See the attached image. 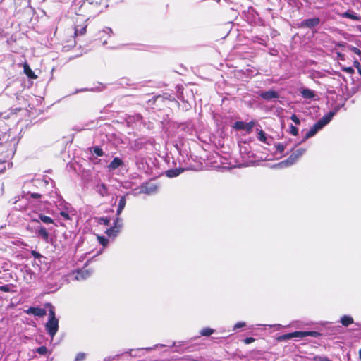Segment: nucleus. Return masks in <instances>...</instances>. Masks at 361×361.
Here are the masks:
<instances>
[{"label":"nucleus","mask_w":361,"mask_h":361,"mask_svg":"<svg viewBox=\"0 0 361 361\" xmlns=\"http://www.w3.org/2000/svg\"><path fill=\"white\" fill-rule=\"evenodd\" d=\"M46 330L49 335L53 338L59 329V320L58 319H49L45 325Z\"/></svg>","instance_id":"f257e3e1"},{"label":"nucleus","mask_w":361,"mask_h":361,"mask_svg":"<svg viewBox=\"0 0 361 361\" xmlns=\"http://www.w3.org/2000/svg\"><path fill=\"white\" fill-rule=\"evenodd\" d=\"M255 126L254 121H250L249 123H244L243 121H237L234 124V128L237 130H245L248 133L252 131Z\"/></svg>","instance_id":"f03ea898"},{"label":"nucleus","mask_w":361,"mask_h":361,"mask_svg":"<svg viewBox=\"0 0 361 361\" xmlns=\"http://www.w3.org/2000/svg\"><path fill=\"white\" fill-rule=\"evenodd\" d=\"M320 23L319 18H313L304 20L301 22L300 27L307 28H313L317 27Z\"/></svg>","instance_id":"7ed1b4c3"},{"label":"nucleus","mask_w":361,"mask_h":361,"mask_svg":"<svg viewBox=\"0 0 361 361\" xmlns=\"http://www.w3.org/2000/svg\"><path fill=\"white\" fill-rule=\"evenodd\" d=\"M259 96L264 100L269 101L273 99L279 98V94L275 90H269L268 91L261 92Z\"/></svg>","instance_id":"20e7f679"},{"label":"nucleus","mask_w":361,"mask_h":361,"mask_svg":"<svg viewBox=\"0 0 361 361\" xmlns=\"http://www.w3.org/2000/svg\"><path fill=\"white\" fill-rule=\"evenodd\" d=\"M26 314H33L35 316H37L39 317H42L46 315V310L43 308L40 307H31L27 310L25 311Z\"/></svg>","instance_id":"39448f33"},{"label":"nucleus","mask_w":361,"mask_h":361,"mask_svg":"<svg viewBox=\"0 0 361 361\" xmlns=\"http://www.w3.org/2000/svg\"><path fill=\"white\" fill-rule=\"evenodd\" d=\"M334 115V112H329L328 114L325 115L322 118L319 120L316 123L322 129L324 126H325L327 123H329V121L333 118Z\"/></svg>","instance_id":"423d86ee"},{"label":"nucleus","mask_w":361,"mask_h":361,"mask_svg":"<svg viewBox=\"0 0 361 361\" xmlns=\"http://www.w3.org/2000/svg\"><path fill=\"white\" fill-rule=\"evenodd\" d=\"M334 115V112H329L328 114L325 115L322 118L319 120L316 123L322 129L324 126H325L327 123H329V121L333 118Z\"/></svg>","instance_id":"0eeeda50"},{"label":"nucleus","mask_w":361,"mask_h":361,"mask_svg":"<svg viewBox=\"0 0 361 361\" xmlns=\"http://www.w3.org/2000/svg\"><path fill=\"white\" fill-rule=\"evenodd\" d=\"M95 190L102 196L106 197L109 195L108 188L104 183H98L95 186Z\"/></svg>","instance_id":"6e6552de"},{"label":"nucleus","mask_w":361,"mask_h":361,"mask_svg":"<svg viewBox=\"0 0 361 361\" xmlns=\"http://www.w3.org/2000/svg\"><path fill=\"white\" fill-rule=\"evenodd\" d=\"M297 159L291 154L286 160H284L279 163L276 166L280 168L290 166L295 163Z\"/></svg>","instance_id":"1a4fd4ad"},{"label":"nucleus","mask_w":361,"mask_h":361,"mask_svg":"<svg viewBox=\"0 0 361 361\" xmlns=\"http://www.w3.org/2000/svg\"><path fill=\"white\" fill-rule=\"evenodd\" d=\"M321 128L319 126L314 123V126L305 133L304 140H307L314 136Z\"/></svg>","instance_id":"9d476101"},{"label":"nucleus","mask_w":361,"mask_h":361,"mask_svg":"<svg viewBox=\"0 0 361 361\" xmlns=\"http://www.w3.org/2000/svg\"><path fill=\"white\" fill-rule=\"evenodd\" d=\"M123 165V161L118 157H115L108 166L109 170H115Z\"/></svg>","instance_id":"9b49d317"},{"label":"nucleus","mask_w":361,"mask_h":361,"mask_svg":"<svg viewBox=\"0 0 361 361\" xmlns=\"http://www.w3.org/2000/svg\"><path fill=\"white\" fill-rule=\"evenodd\" d=\"M295 337L304 338L306 337L305 331H295L283 336L284 339H290Z\"/></svg>","instance_id":"f8f14e48"},{"label":"nucleus","mask_w":361,"mask_h":361,"mask_svg":"<svg viewBox=\"0 0 361 361\" xmlns=\"http://www.w3.org/2000/svg\"><path fill=\"white\" fill-rule=\"evenodd\" d=\"M38 236L42 238L46 243H49V235L47 229L41 226L38 231Z\"/></svg>","instance_id":"ddd939ff"},{"label":"nucleus","mask_w":361,"mask_h":361,"mask_svg":"<svg viewBox=\"0 0 361 361\" xmlns=\"http://www.w3.org/2000/svg\"><path fill=\"white\" fill-rule=\"evenodd\" d=\"M183 171L182 168L170 169L166 171V174L169 178H173L180 175Z\"/></svg>","instance_id":"4468645a"},{"label":"nucleus","mask_w":361,"mask_h":361,"mask_svg":"<svg viewBox=\"0 0 361 361\" xmlns=\"http://www.w3.org/2000/svg\"><path fill=\"white\" fill-rule=\"evenodd\" d=\"M23 69H24V73L25 74H26V75L30 78H32V79H35L37 78V75L35 74V73L32 71V69L30 68V67L29 66V65L27 63H25L23 65Z\"/></svg>","instance_id":"2eb2a0df"},{"label":"nucleus","mask_w":361,"mask_h":361,"mask_svg":"<svg viewBox=\"0 0 361 361\" xmlns=\"http://www.w3.org/2000/svg\"><path fill=\"white\" fill-rule=\"evenodd\" d=\"M343 18H350L354 20H360L361 18L353 11H346L341 14Z\"/></svg>","instance_id":"dca6fc26"},{"label":"nucleus","mask_w":361,"mask_h":361,"mask_svg":"<svg viewBox=\"0 0 361 361\" xmlns=\"http://www.w3.org/2000/svg\"><path fill=\"white\" fill-rule=\"evenodd\" d=\"M126 197L123 196L120 198L119 202H118V209H117V212H116L117 215H120L121 214L123 209H124V207L126 206Z\"/></svg>","instance_id":"f3484780"},{"label":"nucleus","mask_w":361,"mask_h":361,"mask_svg":"<svg viewBox=\"0 0 361 361\" xmlns=\"http://www.w3.org/2000/svg\"><path fill=\"white\" fill-rule=\"evenodd\" d=\"M341 322L344 326H348L353 323V319L350 316L344 315L341 318Z\"/></svg>","instance_id":"a211bd4d"},{"label":"nucleus","mask_w":361,"mask_h":361,"mask_svg":"<svg viewBox=\"0 0 361 361\" xmlns=\"http://www.w3.org/2000/svg\"><path fill=\"white\" fill-rule=\"evenodd\" d=\"M90 276V274L88 271H81L78 272L77 275L75 276V279L77 280H81V279H85L87 277Z\"/></svg>","instance_id":"6ab92c4d"},{"label":"nucleus","mask_w":361,"mask_h":361,"mask_svg":"<svg viewBox=\"0 0 361 361\" xmlns=\"http://www.w3.org/2000/svg\"><path fill=\"white\" fill-rule=\"evenodd\" d=\"M301 93L304 98L312 99L314 97V92L310 89H304Z\"/></svg>","instance_id":"aec40b11"},{"label":"nucleus","mask_w":361,"mask_h":361,"mask_svg":"<svg viewBox=\"0 0 361 361\" xmlns=\"http://www.w3.org/2000/svg\"><path fill=\"white\" fill-rule=\"evenodd\" d=\"M39 219L42 221H43L45 224H53L54 223V221H53V219L51 217L45 216V215H44L42 214H39Z\"/></svg>","instance_id":"412c9836"},{"label":"nucleus","mask_w":361,"mask_h":361,"mask_svg":"<svg viewBox=\"0 0 361 361\" xmlns=\"http://www.w3.org/2000/svg\"><path fill=\"white\" fill-rule=\"evenodd\" d=\"M47 306L49 307V319H57L56 318V316H55V312H54V307L52 306L51 304L50 303H47L46 305Z\"/></svg>","instance_id":"4be33fe9"},{"label":"nucleus","mask_w":361,"mask_h":361,"mask_svg":"<svg viewBox=\"0 0 361 361\" xmlns=\"http://www.w3.org/2000/svg\"><path fill=\"white\" fill-rule=\"evenodd\" d=\"M257 131H258L257 138L261 142H262L264 143H267V137H266V135H265L264 132L262 130H258V129H257Z\"/></svg>","instance_id":"5701e85b"},{"label":"nucleus","mask_w":361,"mask_h":361,"mask_svg":"<svg viewBox=\"0 0 361 361\" xmlns=\"http://www.w3.org/2000/svg\"><path fill=\"white\" fill-rule=\"evenodd\" d=\"M86 27L87 26H83L79 27V26H77L75 30V35H83L86 32Z\"/></svg>","instance_id":"b1692460"},{"label":"nucleus","mask_w":361,"mask_h":361,"mask_svg":"<svg viewBox=\"0 0 361 361\" xmlns=\"http://www.w3.org/2000/svg\"><path fill=\"white\" fill-rule=\"evenodd\" d=\"M12 163L11 162H4L0 165V174L3 173L6 169H11L12 167Z\"/></svg>","instance_id":"393cba45"},{"label":"nucleus","mask_w":361,"mask_h":361,"mask_svg":"<svg viewBox=\"0 0 361 361\" xmlns=\"http://www.w3.org/2000/svg\"><path fill=\"white\" fill-rule=\"evenodd\" d=\"M214 332V330L211 328H204V329H202L200 331V334L202 336H210L211 334H212Z\"/></svg>","instance_id":"a878e982"},{"label":"nucleus","mask_w":361,"mask_h":361,"mask_svg":"<svg viewBox=\"0 0 361 361\" xmlns=\"http://www.w3.org/2000/svg\"><path fill=\"white\" fill-rule=\"evenodd\" d=\"M305 151V149L300 148V149H297L292 154L298 159L300 157H301L304 154Z\"/></svg>","instance_id":"bb28decb"},{"label":"nucleus","mask_w":361,"mask_h":361,"mask_svg":"<svg viewBox=\"0 0 361 361\" xmlns=\"http://www.w3.org/2000/svg\"><path fill=\"white\" fill-rule=\"evenodd\" d=\"M93 152L98 157H102L104 154L102 149L99 147H94Z\"/></svg>","instance_id":"cd10ccee"},{"label":"nucleus","mask_w":361,"mask_h":361,"mask_svg":"<svg viewBox=\"0 0 361 361\" xmlns=\"http://www.w3.org/2000/svg\"><path fill=\"white\" fill-rule=\"evenodd\" d=\"M36 352L40 355H45L48 352V350L45 346H41L36 350Z\"/></svg>","instance_id":"c85d7f7f"},{"label":"nucleus","mask_w":361,"mask_h":361,"mask_svg":"<svg viewBox=\"0 0 361 361\" xmlns=\"http://www.w3.org/2000/svg\"><path fill=\"white\" fill-rule=\"evenodd\" d=\"M290 133L293 135H297L298 133V129L295 126L291 125L290 128Z\"/></svg>","instance_id":"c756f323"},{"label":"nucleus","mask_w":361,"mask_h":361,"mask_svg":"<svg viewBox=\"0 0 361 361\" xmlns=\"http://www.w3.org/2000/svg\"><path fill=\"white\" fill-rule=\"evenodd\" d=\"M306 336H313L317 337L319 335V333L317 331H305Z\"/></svg>","instance_id":"7c9ffc66"},{"label":"nucleus","mask_w":361,"mask_h":361,"mask_svg":"<svg viewBox=\"0 0 361 361\" xmlns=\"http://www.w3.org/2000/svg\"><path fill=\"white\" fill-rule=\"evenodd\" d=\"M85 355L83 353H80L77 354L75 357V361H81L85 359Z\"/></svg>","instance_id":"2f4dec72"},{"label":"nucleus","mask_w":361,"mask_h":361,"mask_svg":"<svg viewBox=\"0 0 361 361\" xmlns=\"http://www.w3.org/2000/svg\"><path fill=\"white\" fill-rule=\"evenodd\" d=\"M290 119L296 124L299 125L300 123V119L298 118V116L295 114H293L290 117Z\"/></svg>","instance_id":"473e14b6"},{"label":"nucleus","mask_w":361,"mask_h":361,"mask_svg":"<svg viewBox=\"0 0 361 361\" xmlns=\"http://www.w3.org/2000/svg\"><path fill=\"white\" fill-rule=\"evenodd\" d=\"M0 290L5 292V293L10 292V287L8 285L1 286H0Z\"/></svg>","instance_id":"72a5a7b5"},{"label":"nucleus","mask_w":361,"mask_h":361,"mask_svg":"<svg viewBox=\"0 0 361 361\" xmlns=\"http://www.w3.org/2000/svg\"><path fill=\"white\" fill-rule=\"evenodd\" d=\"M116 228V227L115 226V227H114V228H111L108 229V230L106 231V233H107V235L110 236V235H111L113 234V233H114V232H118V229H117L116 231L115 230V228Z\"/></svg>","instance_id":"f704fd0d"},{"label":"nucleus","mask_w":361,"mask_h":361,"mask_svg":"<svg viewBox=\"0 0 361 361\" xmlns=\"http://www.w3.org/2000/svg\"><path fill=\"white\" fill-rule=\"evenodd\" d=\"M276 147V149L279 152H283L284 151V149H285L284 145H282V144H278Z\"/></svg>","instance_id":"c9c22d12"},{"label":"nucleus","mask_w":361,"mask_h":361,"mask_svg":"<svg viewBox=\"0 0 361 361\" xmlns=\"http://www.w3.org/2000/svg\"><path fill=\"white\" fill-rule=\"evenodd\" d=\"M351 50L355 54H357V55H360L361 54V51L358 48H357V47H351Z\"/></svg>","instance_id":"e433bc0d"},{"label":"nucleus","mask_w":361,"mask_h":361,"mask_svg":"<svg viewBox=\"0 0 361 361\" xmlns=\"http://www.w3.org/2000/svg\"><path fill=\"white\" fill-rule=\"evenodd\" d=\"M255 339L252 337H247L244 340V343L245 344H250L252 342H254Z\"/></svg>","instance_id":"4c0bfd02"},{"label":"nucleus","mask_w":361,"mask_h":361,"mask_svg":"<svg viewBox=\"0 0 361 361\" xmlns=\"http://www.w3.org/2000/svg\"><path fill=\"white\" fill-rule=\"evenodd\" d=\"M354 65L357 68V71H358L360 75H361V66H360V63L358 61H355Z\"/></svg>","instance_id":"58836bf2"},{"label":"nucleus","mask_w":361,"mask_h":361,"mask_svg":"<svg viewBox=\"0 0 361 361\" xmlns=\"http://www.w3.org/2000/svg\"><path fill=\"white\" fill-rule=\"evenodd\" d=\"M343 71L348 73H354V69L352 67H347L343 69Z\"/></svg>","instance_id":"ea45409f"},{"label":"nucleus","mask_w":361,"mask_h":361,"mask_svg":"<svg viewBox=\"0 0 361 361\" xmlns=\"http://www.w3.org/2000/svg\"><path fill=\"white\" fill-rule=\"evenodd\" d=\"M32 255L35 257V258H40L42 257L41 254H39V252H37V251H32Z\"/></svg>","instance_id":"a19ab883"},{"label":"nucleus","mask_w":361,"mask_h":361,"mask_svg":"<svg viewBox=\"0 0 361 361\" xmlns=\"http://www.w3.org/2000/svg\"><path fill=\"white\" fill-rule=\"evenodd\" d=\"M30 196L32 198L38 199V198H40L42 195L39 193H31Z\"/></svg>","instance_id":"79ce46f5"},{"label":"nucleus","mask_w":361,"mask_h":361,"mask_svg":"<svg viewBox=\"0 0 361 361\" xmlns=\"http://www.w3.org/2000/svg\"><path fill=\"white\" fill-rule=\"evenodd\" d=\"M245 324L244 322H238L235 325V329L241 328L244 326Z\"/></svg>","instance_id":"37998d69"},{"label":"nucleus","mask_w":361,"mask_h":361,"mask_svg":"<svg viewBox=\"0 0 361 361\" xmlns=\"http://www.w3.org/2000/svg\"><path fill=\"white\" fill-rule=\"evenodd\" d=\"M60 214H61V216H63L65 219H69V215L66 212H61Z\"/></svg>","instance_id":"c03bdc74"},{"label":"nucleus","mask_w":361,"mask_h":361,"mask_svg":"<svg viewBox=\"0 0 361 361\" xmlns=\"http://www.w3.org/2000/svg\"><path fill=\"white\" fill-rule=\"evenodd\" d=\"M101 221L103 222L104 224L105 225H109V219H108L107 218H102L101 219Z\"/></svg>","instance_id":"a18cd8bd"},{"label":"nucleus","mask_w":361,"mask_h":361,"mask_svg":"<svg viewBox=\"0 0 361 361\" xmlns=\"http://www.w3.org/2000/svg\"><path fill=\"white\" fill-rule=\"evenodd\" d=\"M106 241H107V240H106V239L103 238H101V240H100V242H101L103 245H104V242H106Z\"/></svg>","instance_id":"49530a36"},{"label":"nucleus","mask_w":361,"mask_h":361,"mask_svg":"<svg viewBox=\"0 0 361 361\" xmlns=\"http://www.w3.org/2000/svg\"><path fill=\"white\" fill-rule=\"evenodd\" d=\"M359 356H360V359L361 360V349L359 351Z\"/></svg>","instance_id":"de8ad7c7"},{"label":"nucleus","mask_w":361,"mask_h":361,"mask_svg":"<svg viewBox=\"0 0 361 361\" xmlns=\"http://www.w3.org/2000/svg\"><path fill=\"white\" fill-rule=\"evenodd\" d=\"M322 361H331V360H329V359H327V358H323V360H322Z\"/></svg>","instance_id":"09e8293b"},{"label":"nucleus","mask_w":361,"mask_h":361,"mask_svg":"<svg viewBox=\"0 0 361 361\" xmlns=\"http://www.w3.org/2000/svg\"><path fill=\"white\" fill-rule=\"evenodd\" d=\"M106 30H109L111 32H112V30L111 28L107 27Z\"/></svg>","instance_id":"8fccbe9b"},{"label":"nucleus","mask_w":361,"mask_h":361,"mask_svg":"<svg viewBox=\"0 0 361 361\" xmlns=\"http://www.w3.org/2000/svg\"><path fill=\"white\" fill-rule=\"evenodd\" d=\"M34 221L39 222V220L37 219H33Z\"/></svg>","instance_id":"3c124183"},{"label":"nucleus","mask_w":361,"mask_h":361,"mask_svg":"<svg viewBox=\"0 0 361 361\" xmlns=\"http://www.w3.org/2000/svg\"><path fill=\"white\" fill-rule=\"evenodd\" d=\"M191 361H197L196 360H192Z\"/></svg>","instance_id":"603ef678"}]
</instances>
